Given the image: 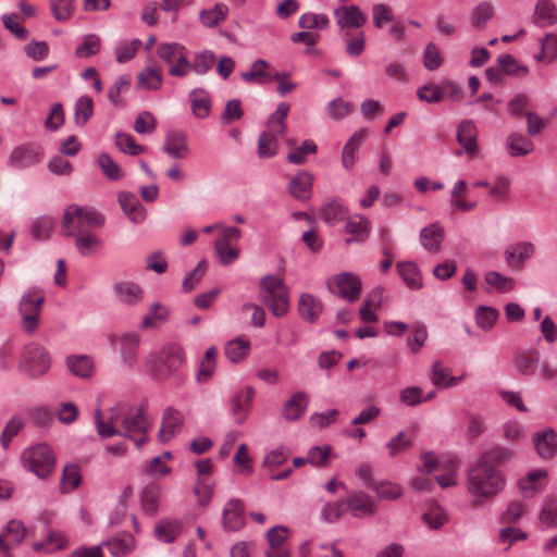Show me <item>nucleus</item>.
Masks as SVG:
<instances>
[{"label":"nucleus","instance_id":"f257e3e1","mask_svg":"<svg viewBox=\"0 0 557 557\" xmlns=\"http://www.w3.org/2000/svg\"><path fill=\"white\" fill-rule=\"evenodd\" d=\"M506 485L505 474L486 461H476L468 471L467 491L474 506L498 495Z\"/></svg>","mask_w":557,"mask_h":557},{"label":"nucleus","instance_id":"f03ea898","mask_svg":"<svg viewBox=\"0 0 557 557\" xmlns=\"http://www.w3.org/2000/svg\"><path fill=\"white\" fill-rule=\"evenodd\" d=\"M184 363L185 351L176 344H166L146 357L147 370L158 380L177 374Z\"/></svg>","mask_w":557,"mask_h":557},{"label":"nucleus","instance_id":"7ed1b4c3","mask_svg":"<svg viewBox=\"0 0 557 557\" xmlns=\"http://www.w3.org/2000/svg\"><path fill=\"white\" fill-rule=\"evenodd\" d=\"M259 300L268 307L275 317H284L289 310V290L283 278L268 274L260 278Z\"/></svg>","mask_w":557,"mask_h":557},{"label":"nucleus","instance_id":"20e7f679","mask_svg":"<svg viewBox=\"0 0 557 557\" xmlns=\"http://www.w3.org/2000/svg\"><path fill=\"white\" fill-rule=\"evenodd\" d=\"M104 222V215L95 208L73 203L64 210L61 230L63 236L72 237L75 233H87V227L100 228Z\"/></svg>","mask_w":557,"mask_h":557},{"label":"nucleus","instance_id":"39448f33","mask_svg":"<svg viewBox=\"0 0 557 557\" xmlns=\"http://www.w3.org/2000/svg\"><path fill=\"white\" fill-rule=\"evenodd\" d=\"M20 462L24 470L45 480L53 472L57 457L48 444L41 443L25 448L21 453Z\"/></svg>","mask_w":557,"mask_h":557},{"label":"nucleus","instance_id":"423d86ee","mask_svg":"<svg viewBox=\"0 0 557 557\" xmlns=\"http://www.w3.org/2000/svg\"><path fill=\"white\" fill-rule=\"evenodd\" d=\"M150 426L145 409L141 406L133 407L123 414L119 435L133 441L140 449L147 441Z\"/></svg>","mask_w":557,"mask_h":557},{"label":"nucleus","instance_id":"0eeeda50","mask_svg":"<svg viewBox=\"0 0 557 557\" xmlns=\"http://www.w3.org/2000/svg\"><path fill=\"white\" fill-rule=\"evenodd\" d=\"M44 300V295L36 288L27 290L21 297L18 306L21 326L27 334L34 333L38 327Z\"/></svg>","mask_w":557,"mask_h":557},{"label":"nucleus","instance_id":"6e6552de","mask_svg":"<svg viewBox=\"0 0 557 557\" xmlns=\"http://www.w3.org/2000/svg\"><path fill=\"white\" fill-rule=\"evenodd\" d=\"M51 366V357L48 350L37 344H27L22 352L20 370L32 377H38L48 372Z\"/></svg>","mask_w":557,"mask_h":557},{"label":"nucleus","instance_id":"1a4fd4ad","mask_svg":"<svg viewBox=\"0 0 557 557\" xmlns=\"http://www.w3.org/2000/svg\"><path fill=\"white\" fill-rule=\"evenodd\" d=\"M327 289L348 302L358 299L362 290V282L354 273L343 272L327 280Z\"/></svg>","mask_w":557,"mask_h":557},{"label":"nucleus","instance_id":"9d476101","mask_svg":"<svg viewBox=\"0 0 557 557\" xmlns=\"http://www.w3.org/2000/svg\"><path fill=\"white\" fill-rule=\"evenodd\" d=\"M44 158L41 146L27 143L16 146L10 153L8 166L13 169L30 168L39 163Z\"/></svg>","mask_w":557,"mask_h":557},{"label":"nucleus","instance_id":"9b49d317","mask_svg":"<svg viewBox=\"0 0 557 557\" xmlns=\"http://www.w3.org/2000/svg\"><path fill=\"white\" fill-rule=\"evenodd\" d=\"M345 508L354 518L364 519L377 511L376 502L363 491H354L345 499Z\"/></svg>","mask_w":557,"mask_h":557},{"label":"nucleus","instance_id":"f8f14e48","mask_svg":"<svg viewBox=\"0 0 557 557\" xmlns=\"http://www.w3.org/2000/svg\"><path fill=\"white\" fill-rule=\"evenodd\" d=\"M341 29L361 28L368 21L367 14L357 5H342L333 11Z\"/></svg>","mask_w":557,"mask_h":557},{"label":"nucleus","instance_id":"ddd939ff","mask_svg":"<svg viewBox=\"0 0 557 557\" xmlns=\"http://www.w3.org/2000/svg\"><path fill=\"white\" fill-rule=\"evenodd\" d=\"M246 523L243 500L230 499L222 510V527L225 532L239 531Z\"/></svg>","mask_w":557,"mask_h":557},{"label":"nucleus","instance_id":"4468645a","mask_svg":"<svg viewBox=\"0 0 557 557\" xmlns=\"http://www.w3.org/2000/svg\"><path fill=\"white\" fill-rule=\"evenodd\" d=\"M253 396V388L246 386L245 388L237 391L230 398V408L236 424H242L246 421L250 412Z\"/></svg>","mask_w":557,"mask_h":557},{"label":"nucleus","instance_id":"2eb2a0df","mask_svg":"<svg viewBox=\"0 0 557 557\" xmlns=\"http://www.w3.org/2000/svg\"><path fill=\"white\" fill-rule=\"evenodd\" d=\"M183 424L184 416L181 411L171 406L165 408L158 434L159 441L166 443L172 440L182 431Z\"/></svg>","mask_w":557,"mask_h":557},{"label":"nucleus","instance_id":"dca6fc26","mask_svg":"<svg viewBox=\"0 0 557 557\" xmlns=\"http://www.w3.org/2000/svg\"><path fill=\"white\" fill-rule=\"evenodd\" d=\"M533 445L541 458H552L557 449V433L549 428L539 431L533 436Z\"/></svg>","mask_w":557,"mask_h":557},{"label":"nucleus","instance_id":"f3484780","mask_svg":"<svg viewBox=\"0 0 557 557\" xmlns=\"http://www.w3.org/2000/svg\"><path fill=\"white\" fill-rule=\"evenodd\" d=\"M26 536V529L20 520L8 522L3 534L0 535V550L8 553L12 547L22 543Z\"/></svg>","mask_w":557,"mask_h":557},{"label":"nucleus","instance_id":"a211bd4d","mask_svg":"<svg viewBox=\"0 0 557 557\" xmlns=\"http://www.w3.org/2000/svg\"><path fill=\"white\" fill-rule=\"evenodd\" d=\"M345 232L351 235V237L345 239L346 244L362 243L369 237L370 222L361 214H354L347 219Z\"/></svg>","mask_w":557,"mask_h":557},{"label":"nucleus","instance_id":"6ab92c4d","mask_svg":"<svg viewBox=\"0 0 557 557\" xmlns=\"http://www.w3.org/2000/svg\"><path fill=\"white\" fill-rule=\"evenodd\" d=\"M117 200L123 212L134 223H140L146 218V211L138 198L128 191H121Z\"/></svg>","mask_w":557,"mask_h":557},{"label":"nucleus","instance_id":"aec40b11","mask_svg":"<svg viewBox=\"0 0 557 557\" xmlns=\"http://www.w3.org/2000/svg\"><path fill=\"white\" fill-rule=\"evenodd\" d=\"M309 398L305 392H296L282 407V416L287 421L300 419L308 407Z\"/></svg>","mask_w":557,"mask_h":557},{"label":"nucleus","instance_id":"412c9836","mask_svg":"<svg viewBox=\"0 0 557 557\" xmlns=\"http://www.w3.org/2000/svg\"><path fill=\"white\" fill-rule=\"evenodd\" d=\"M313 175L308 171L298 172L289 182V194L298 200H308L311 197Z\"/></svg>","mask_w":557,"mask_h":557},{"label":"nucleus","instance_id":"4be33fe9","mask_svg":"<svg viewBox=\"0 0 557 557\" xmlns=\"http://www.w3.org/2000/svg\"><path fill=\"white\" fill-rule=\"evenodd\" d=\"M323 310V304L311 294H301L298 301V312L302 320L314 323Z\"/></svg>","mask_w":557,"mask_h":557},{"label":"nucleus","instance_id":"5701e85b","mask_svg":"<svg viewBox=\"0 0 557 557\" xmlns=\"http://www.w3.org/2000/svg\"><path fill=\"white\" fill-rule=\"evenodd\" d=\"M534 253V246L528 242H520L509 246L505 250L507 263L516 269H522L525 260L530 259Z\"/></svg>","mask_w":557,"mask_h":557},{"label":"nucleus","instance_id":"b1692460","mask_svg":"<svg viewBox=\"0 0 557 557\" xmlns=\"http://www.w3.org/2000/svg\"><path fill=\"white\" fill-rule=\"evenodd\" d=\"M290 110V106L287 102L278 103L276 110L270 115L267 123V131L263 133L271 134L274 137L284 136L286 133V117Z\"/></svg>","mask_w":557,"mask_h":557},{"label":"nucleus","instance_id":"393cba45","mask_svg":"<svg viewBox=\"0 0 557 557\" xmlns=\"http://www.w3.org/2000/svg\"><path fill=\"white\" fill-rule=\"evenodd\" d=\"M457 140L469 154L478 151L476 127L473 121L463 120L457 127Z\"/></svg>","mask_w":557,"mask_h":557},{"label":"nucleus","instance_id":"a878e982","mask_svg":"<svg viewBox=\"0 0 557 557\" xmlns=\"http://www.w3.org/2000/svg\"><path fill=\"white\" fill-rule=\"evenodd\" d=\"M183 524L177 519H162L154 527V536L163 543H173L182 533Z\"/></svg>","mask_w":557,"mask_h":557},{"label":"nucleus","instance_id":"bb28decb","mask_svg":"<svg viewBox=\"0 0 557 557\" xmlns=\"http://www.w3.org/2000/svg\"><path fill=\"white\" fill-rule=\"evenodd\" d=\"M163 151L173 159H184L189 153L186 136L181 132L168 134Z\"/></svg>","mask_w":557,"mask_h":557},{"label":"nucleus","instance_id":"cd10ccee","mask_svg":"<svg viewBox=\"0 0 557 557\" xmlns=\"http://www.w3.org/2000/svg\"><path fill=\"white\" fill-rule=\"evenodd\" d=\"M69 371L82 379H88L94 374V361L87 355L67 356L65 360Z\"/></svg>","mask_w":557,"mask_h":557},{"label":"nucleus","instance_id":"c85d7f7f","mask_svg":"<svg viewBox=\"0 0 557 557\" xmlns=\"http://www.w3.org/2000/svg\"><path fill=\"white\" fill-rule=\"evenodd\" d=\"M121 359L127 367H133L136 362L137 351L140 343V336L137 333H125L121 336Z\"/></svg>","mask_w":557,"mask_h":557},{"label":"nucleus","instance_id":"c756f323","mask_svg":"<svg viewBox=\"0 0 557 557\" xmlns=\"http://www.w3.org/2000/svg\"><path fill=\"white\" fill-rule=\"evenodd\" d=\"M320 213L324 223L335 225L344 219L347 209L338 199L330 198L324 200Z\"/></svg>","mask_w":557,"mask_h":557},{"label":"nucleus","instance_id":"7c9ffc66","mask_svg":"<svg viewBox=\"0 0 557 557\" xmlns=\"http://www.w3.org/2000/svg\"><path fill=\"white\" fill-rule=\"evenodd\" d=\"M367 137V129H360L352 134L343 148L342 164L346 169H351L355 164V152L359 149Z\"/></svg>","mask_w":557,"mask_h":557},{"label":"nucleus","instance_id":"2f4dec72","mask_svg":"<svg viewBox=\"0 0 557 557\" xmlns=\"http://www.w3.org/2000/svg\"><path fill=\"white\" fill-rule=\"evenodd\" d=\"M539 354L534 349L517 352L513 357L515 369L522 375L534 374Z\"/></svg>","mask_w":557,"mask_h":557},{"label":"nucleus","instance_id":"473e14b6","mask_svg":"<svg viewBox=\"0 0 557 557\" xmlns=\"http://www.w3.org/2000/svg\"><path fill=\"white\" fill-rule=\"evenodd\" d=\"M423 247L429 251H438L444 239V230L436 223L424 227L420 232Z\"/></svg>","mask_w":557,"mask_h":557},{"label":"nucleus","instance_id":"72a5a7b5","mask_svg":"<svg viewBox=\"0 0 557 557\" xmlns=\"http://www.w3.org/2000/svg\"><path fill=\"white\" fill-rule=\"evenodd\" d=\"M110 553L114 557H125L135 547V539L131 534L115 535L106 542Z\"/></svg>","mask_w":557,"mask_h":557},{"label":"nucleus","instance_id":"f704fd0d","mask_svg":"<svg viewBox=\"0 0 557 557\" xmlns=\"http://www.w3.org/2000/svg\"><path fill=\"white\" fill-rule=\"evenodd\" d=\"M396 269L399 276L410 289H419L422 287L420 271L414 262H398Z\"/></svg>","mask_w":557,"mask_h":557},{"label":"nucleus","instance_id":"c9c22d12","mask_svg":"<svg viewBox=\"0 0 557 557\" xmlns=\"http://www.w3.org/2000/svg\"><path fill=\"white\" fill-rule=\"evenodd\" d=\"M163 83L161 72L154 67L148 66L143 69L137 76V86L146 90H158Z\"/></svg>","mask_w":557,"mask_h":557},{"label":"nucleus","instance_id":"e433bc0d","mask_svg":"<svg viewBox=\"0 0 557 557\" xmlns=\"http://www.w3.org/2000/svg\"><path fill=\"white\" fill-rule=\"evenodd\" d=\"M533 149L534 144L520 133H512L507 138V150L511 157L525 156Z\"/></svg>","mask_w":557,"mask_h":557},{"label":"nucleus","instance_id":"4c0bfd02","mask_svg":"<svg viewBox=\"0 0 557 557\" xmlns=\"http://www.w3.org/2000/svg\"><path fill=\"white\" fill-rule=\"evenodd\" d=\"M557 21V9L550 0H539L534 11V22L542 25H553Z\"/></svg>","mask_w":557,"mask_h":557},{"label":"nucleus","instance_id":"58836bf2","mask_svg":"<svg viewBox=\"0 0 557 557\" xmlns=\"http://www.w3.org/2000/svg\"><path fill=\"white\" fill-rule=\"evenodd\" d=\"M193 113L205 119L209 115L211 109V100L209 94L203 89H194L190 95Z\"/></svg>","mask_w":557,"mask_h":557},{"label":"nucleus","instance_id":"ea45409f","mask_svg":"<svg viewBox=\"0 0 557 557\" xmlns=\"http://www.w3.org/2000/svg\"><path fill=\"white\" fill-rule=\"evenodd\" d=\"M161 490L156 484L147 485L140 495L141 507L145 513L154 516L158 512Z\"/></svg>","mask_w":557,"mask_h":557},{"label":"nucleus","instance_id":"a19ab883","mask_svg":"<svg viewBox=\"0 0 557 557\" xmlns=\"http://www.w3.org/2000/svg\"><path fill=\"white\" fill-rule=\"evenodd\" d=\"M497 63L503 74L516 77H525L529 74L528 66L520 64L511 54L498 55Z\"/></svg>","mask_w":557,"mask_h":557},{"label":"nucleus","instance_id":"79ce46f5","mask_svg":"<svg viewBox=\"0 0 557 557\" xmlns=\"http://www.w3.org/2000/svg\"><path fill=\"white\" fill-rule=\"evenodd\" d=\"M228 8L224 3H216L213 8L202 10L199 18L206 27H214L224 21L227 16Z\"/></svg>","mask_w":557,"mask_h":557},{"label":"nucleus","instance_id":"37998d69","mask_svg":"<svg viewBox=\"0 0 557 557\" xmlns=\"http://www.w3.org/2000/svg\"><path fill=\"white\" fill-rule=\"evenodd\" d=\"M75 245L82 256H88L102 246V240L94 233H75Z\"/></svg>","mask_w":557,"mask_h":557},{"label":"nucleus","instance_id":"c03bdc74","mask_svg":"<svg viewBox=\"0 0 557 557\" xmlns=\"http://www.w3.org/2000/svg\"><path fill=\"white\" fill-rule=\"evenodd\" d=\"M546 475V471L536 470L528 473L527 478L520 479L518 487L525 497H532L542 490V485L539 483L540 479Z\"/></svg>","mask_w":557,"mask_h":557},{"label":"nucleus","instance_id":"a18cd8bd","mask_svg":"<svg viewBox=\"0 0 557 557\" xmlns=\"http://www.w3.org/2000/svg\"><path fill=\"white\" fill-rule=\"evenodd\" d=\"M114 288L120 299L129 306L137 304L143 297L141 288L135 283L122 282L116 284Z\"/></svg>","mask_w":557,"mask_h":557},{"label":"nucleus","instance_id":"49530a36","mask_svg":"<svg viewBox=\"0 0 557 557\" xmlns=\"http://www.w3.org/2000/svg\"><path fill=\"white\" fill-rule=\"evenodd\" d=\"M249 345V341L242 337L232 339L225 345L224 354L232 362H239L248 355Z\"/></svg>","mask_w":557,"mask_h":557},{"label":"nucleus","instance_id":"de8ad7c7","mask_svg":"<svg viewBox=\"0 0 557 557\" xmlns=\"http://www.w3.org/2000/svg\"><path fill=\"white\" fill-rule=\"evenodd\" d=\"M372 491L380 499L396 500L401 497L403 488L399 484L381 480L372 485Z\"/></svg>","mask_w":557,"mask_h":557},{"label":"nucleus","instance_id":"09e8293b","mask_svg":"<svg viewBox=\"0 0 557 557\" xmlns=\"http://www.w3.org/2000/svg\"><path fill=\"white\" fill-rule=\"evenodd\" d=\"M82 475L76 465H65L62 471L60 488L63 493L71 492L81 485Z\"/></svg>","mask_w":557,"mask_h":557},{"label":"nucleus","instance_id":"8fccbe9b","mask_svg":"<svg viewBox=\"0 0 557 557\" xmlns=\"http://www.w3.org/2000/svg\"><path fill=\"white\" fill-rule=\"evenodd\" d=\"M94 113V101L89 96H81L74 107V120L76 125L84 126Z\"/></svg>","mask_w":557,"mask_h":557},{"label":"nucleus","instance_id":"3c124183","mask_svg":"<svg viewBox=\"0 0 557 557\" xmlns=\"http://www.w3.org/2000/svg\"><path fill=\"white\" fill-rule=\"evenodd\" d=\"M330 18L323 13L306 12L299 16L298 26L304 29H325Z\"/></svg>","mask_w":557,"mask_h":557},{"label":"nucleus","instance_id":"603ef678","mask_svg":"<svg viewBox=\"0 0 557 557\" xmlns=\"http://www.w3.org/2000/svg\"><path fill=\"white\" fill-rule=\"evenodd\" d=\"M512 457L513 453L511 449L502 446H494L486 450L478 461H486L487 465L495 467V465L505 463Z\"/></svg>","mask_w":557,"mask_h":557},{"label":"nucleus","instance_id":"864d4df0","mask_svg":"<svg viewBox=\"0 0 557 557\" xmlns=\"http://www.w3.org/2000/svg\"><path fill=\"white\" fill-rule=\"evenodd\" d=\"M215 63V55L212 51H201L196 53L190 65L191 71L197 75H203L213 67Z\"/></svg>","mask_w":557,"mask_h":557},{"label":"nucleus","instance_id":"5fc2aeb1","mask_svg":"<svg viewBox=\"0 0 557 557\" xmlns=\"http://www.w3.org/2000/svg\"><path fill=\"white\" fill-rule=\"evenodd\" d=\"M66 546V540L64 535L57 531H51L46 536V542H36L33 547L35 550L40 552L46 549L47 552H54L62 549Z\"/></svg>","mask_w":557,"mask_h":557},{"label":"nucleus","instance_id":"6e6d98bb","mask_svg":"<svg viewBox=\"0 0 557 557\" xmlns=\"http://www.w3.org/2000/svg\"><path fill=\"white\" fill-rule=\"evenodd\" d=\"M186 48L178 42L160 44L157 48L158 57L169 66L175 61Z\"/></svg>","mask_w":557,"mask_h":557},{"label":"nucleus","instance_id":"4d7b16f0","mask_svg":"<svg viewBox=\"0 0 557 557\" xmlns=\"http://www.w3.org/2000/svg\"><path fill=\"white\" fill-rule=\"evenodd\" d=\"M115 146L120 151L129 156H138L144 152V147L136 144L133 136L126 133H116Z\"/></svg>","mask_w":557,"mask_h":557},{"label":"nucleus","instance_id":"13d9d810","mask_svg":"<svg viewBox=\"0 0 557 557\" xmlns=\"http://www.w3.org/2000/svg\"><path fill=\"white\" fill-rule=\"evenodd\" d=\"M24 424L25 422L23 418L17 416L12 417L8 421L0 435L1 446L4 449L9 448L12 438L18 434V432L23 429Z\"/></svg>","mask_w":557,"mask_h":557},{"label":"nucleus","instance_id":"bf43d9fd","mask_svg":"<svg viewBox=\"0 0 557 557\" xmlns=\"http://www.w3.org/2000/svg\"><path fill=\"white\" fill-rule=\"evenodd\" d=\"M277 150L278 138L262 132L258 139V156L260 158H271L277 153Z\"/></svg>","mask_w":557,"mask_h":557},{"label":"nucleus","instance_id":"052dcab7","mask_svg":"<svg viewBox=\"0 0 557 557\" xmlns=\"http://www.w3.org/2000/svg\"><path fill=\"white\" fill-rule=\"evenodd\" d=\"M100 50V39L98 36L90 34L84 37L83 42L76 47L75 55L81 59H87L95 55Z\"/></svg>","mask_w":557,"mask_h":557},{"label":"nucleus","instance_id":"680f3d73","mask_svg":"<svg viewBox=\"0 0 557 557\" xmlns=\"http://www.w3.org/2000/svg\"><path fill=\"white\" fill-rule=\"evenodd\" d=\"M24 53L33 61L39 62L48 58L50 53L49 45L44 40H32L24 47Z\"/></svg>","mask_w":557,"mask_h":557},{"label":"nucleus","instance_id":"e2e57ef3","mask_svg":"<svg viewBox=\"0 0 557 557\" xmlns=\"http://www.w3.org/2000/svg\"><path fill=\"white\" fill-rule=\"evenodd\" d=\"M244 111L242 109V102L239 99L228 100L225 104V108L221 114V123L223 125H231L235 121L242 119Z\"/></svg>","mask_w":557,"mask_h":557},{"label":"nucleus","instance_id":"0e129e2a","mask_svg":"<svg viewBox=\"0 0 557 557\" xmlns=\"http://www.w3.org/2000/svg\"><path fill=\"white\" fill-rule=\"evenodd\" d=\"M443 88L441 85L428 83L417 90V97L426 103H437L443 100Z\"/></svg>","mask_w":557,"mask_h":557},{"label":"nucleus","instance_id":"69168bd1","mask_svg":"<svg viewBox=\"0 0 557 557\" xmlns=\"http://www.w3.org/2000/svg\"><path fill=\"white\" fill-rule=\"evenodd\" d=\"M50 8L54 18L59 22H64L74 12V0H50Z\"/></svg>","mask_w":557,"mask_h":557},{"label":"nucleus","instance_id":"338daca9","mask_svg":"<svg viewBox=\"0 0 557 557\" xmlns=\"http://www.w3.org/2000/svg\"><path fill=\"white\" fill-rule=\"evenodd\" d=\"M208 264L205 260H200L197 267L190 271L184 278L182 288L185 293H190L201 281L207 272Z\"/></svg>","mask_w":557,"mask_h":557},{"label":"nucleus","instance_id":"774afa93","mask_svg":"<svg viewBox=\"0 0 557 557\" xmlns=\"http://www.w3.org/2000/svg\"><path fill=\"white\" fill-rule=\"evenodd\" d=\"M98 165L109 180L117 181L122 177L121 168L109 153H101L98 157Z\"/></svg>","mask_w":557,"mask_h":557}]
</instances>
